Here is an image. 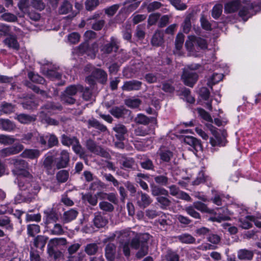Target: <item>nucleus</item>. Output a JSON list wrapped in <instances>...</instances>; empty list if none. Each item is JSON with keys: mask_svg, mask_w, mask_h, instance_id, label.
Returning a JSON list of instances; mask_svg holds the SVG:
<instances>
[{"mask_svg": "<svg viewBox=\"0 0 261 261\" xmlns=\"http://www.w3.org/2000/svg\"><path fill=\"white\" fill-rule=\"evenodd\" d=\"M85 42L79 45L77 48H74L73 54H83L86 53L91 58H94L98 51V45L96 43H93L91 47H89L87 41L94 39L96 37V33L92 31H86L84 35Z\"/></svg>", "mask_w": 261, "mask_h": 261, "instance_id": "1", "label": "nucleus"}, {"mask_svg": "<svg viewBox=\"0 0 261 261\" xmlns=\"http://www.w3.org/2000/svg\"><path fill=\"white\" fill-rule=\"evenodd\" d=\"M205 125L213 135V137L210 138L212 146L215 147L225 145L226 140L223 134L220 130H218L212 123H206Z\"/></svg>", "mask_w": 261, "mask_h": 261, "instance_id": "2", "label": "nucleus"}, {"mask_svg": "<svg viewBox=\"0 0 261 261\" xmlns=\"http://www.w3.org/2000/svg\"><path fill=\"white\" fill-rule=\"evenodd\" d=\"M198 65L195 66L191 65L188 66V69L184 70L182 75V79L185 85L192 87L196 82L198 79V75L194 70L198 69Z\"/></svg>", "mask_w": 261, "mask_h": 261, "instance_id": "3", "label": "nucleus"}, {"mask_svg": "<svg viewBox=\"0 0 261 261\" xmlns=\"http://www.w3.org/2000/svg\"><path fill=\"white\" fill-rule=\"evenodd\" d=\"M18 186L21 190H27L30 194L33 195H36L40 190V187L38 182L35 181L28 182L25 177L20 179Z\"/></svg>", "mask_w": 261, "mask_h": 261, "instance_id": "4", "label": "nucleus"}, {"mask_svg": "<svg viewBox=\"0 0 261 261\" xmlns=\"http://www.w3.org/2000/svg\"><path fill=\"white\" fill-rule=\"evenodd\" d=\"M135 232L131 231L129 229L121 230L119 232H117L116 234L113 236L112 237L105 239L103 242L106 243L109 240H113L114 239L115 236H117V237L119 238L120 242H129L130 239L135 236Z\"/></svg>", "mask_w": 261, "mask_h": 261, "instance_id": "5", "label": "nucleus"}, {"mask_svg": "<svg viewBox=\"0 0 261 261\" xmlns=\"http://www.w3.org/2000/svg\"><path fill=\"white\" fill-rule=\"evenodd\" d=\"M92 76L102 84L106 83L107 80V73L101 69H94L92 72V76H88L87 77L86 80L90 84H93L94 83Z\"/></svg>", "mask_w": 261, "mask_h": 261, "instance_id": "6", "label": "nucleus"}, {"mask_svg": "<svg viewBox=\"0 0 261 261\" xmlns=\"http://www.w3.org/2000/svg\"><path fill=\"white\" fill-rule=\"evenodd\" d=\"M24 148L21 144H17L14 146L6 147L0 150V156L5 158L11 155L18 153Z\"/></svg>", "mask_w": 261, "mask_h": 261, "instance_id": "7", "label": "nucleus"}, {"mask_svg": "<svg viewBox=\"0 0 261 261\" xmlns=\"http://www.w3.org/2000/svg\"><path fill=\"white\" fill-rule=\"evenodd\" d=\"M87 148L92 152L102 156L107 157L108 153L103 148L97 146L95 142L92 140H88L86 142Z\"/></svg>", "mask_w": 261, "mask_h": 261, "instance_id": "8", "label": "nucleus"}, {"mask_svg": "<svg viewBox=\"0 0 261 261\" xmlns=\"http://www.w3.org/2000/svg\"><path fill=\"white\" fill-rule=\"evenodd\" d=\"M119 255V252L116 251V246L114 244L109 243L106 245L105 256L108 261H114Z\"/></svg>", "mask_w": 261, "mask_h": 261, "instance_id": "9", "label": "nucleus"}, {"mask_svg": "<svg viewBox=\"0 0 261 261\" xmlns=\"http://www.w3.org/2000/svg\"><path fill=\"white\" fill-rule=\"evenodd\" d=\"M11 163L14 165L16 169L22 172L20 174H23L25 177L30 175L29 173L25 171V169L28 167V164L27 162L23 160L13 159L11 160Z\"/></svg>", "mask_w": 261, "mask_h": 261, "instance_id": "10", "label": "nucleus"}, {"mask_svg": "<svg viewBox=\"0 0 261 261\" xmlns=\"http://www.w3.org/2000/svg\"><path fill=\"white\" fill-rule=\"evenodd\" d=\"M137 203L140 207L145 208L151 202L149 196L142 192H138L136 197Z\"/></svg>", "mask_w": 261, "mask_h": 261, "instance_id": "11", "label": "nucleus"}, {"mask_svg": "<svg viewBox=\"0 0 261 261\" xmlns=\"http://www.w3.org/2000/svg\"><path fill=\"white\" fill-rule=\"evenodd\" d=\"M69 161V155L67 151L63 150L60 153V156L57 159L56 167L58 169L66 167Z\"/></svg>", "mask_w": 261, "mask_h": 261, "instance_id": "12", "label": "nucleus"}, {"mask_svg": "<svg viewBox=\"0 0 261 261\" xmlns=\"http://www.w3.org/2000/svg\"><path fill=\"white\" fill-rule=\"evenodd\" d=\"M141 85L142 82L138 81L132 80L126 81L124 83L122 87V89L123 91H126L139 90L140 89Z\"/></svg>", "mask_w": 261, "mask_h": 261, "instance_id": "13", "label": "nucleus"}, {"mask_svg": "<svg viewBox=\"0 0 261 261\" xmlns=\"http://www.w3.org/2000/svg\"><path fill=\"white\" fill-rule=\"evenodd\" d=\"M106 195V193L102 192H98L96 195H92L90 193H87L86 194H82V199L84 201H88L92 205H95L97 203V197L104 198Z\"/></svg>", "mask_w": 261, "mask_h": 261, "instance_id": "14", "label": "nucleus"}, {"mask_svg": "<svg viewBox=\"0 0 261 261\" xmlns=\"http://www.w3.org/2000/svg\"><path fill=\"white\" fill-rule=\"evenodd\" d=\"M67 241L64 238H54L49 240L47 244V249H58L66 244Z\"/></svg>", "mask_w": 261, "mask_h": 261, "instance_id": "15", "label": "nucleus"}, {"mask_svg": "<svg viewBox=\"0 0 261 261\" xmlns=\"http://www.w3.org/2000/svg\"><path fill=\"white\" fill-rule=\"evenodd\" d=\"M140 2L138 0H127L124 4L123 10L126 13H130L135 10L140 5Z\"/></svg>", "mask_w": 261, "mask_h": 261, "instance_id": "16", "label": "nucleus"}, {"mask_svg": "<svg viewBox=\"0 0 261 261\" xmlns=\"http://www.w3.org/2000/svg\"><path fill=\"white\" fill-rule=\"evenodd\" d=\"M118 41L117 39L114 37L111 38V42L103 46L101 50L106 54H110L113 49L115 51L117 50L118 48Z\"/></svg>", "mask_w": 261, "mask_h": 261, "instance_id": "17", "label": "nucleus"}, {"mask_svg": "<svg viewBox=\"0 0 261 261\" xmlns=\"http://www.w3.org/2000/svg\"><path fill=\"white\" fill-rule=\"evenodd\" d=\"M40 154V152L38 149H26L20 154L23 158H28L30 159H35L38 158Z\"/></svg>", "mask_w": 261, "mask_h": 261, "instance_id": "18", "label": "nucleus"}, {"mask_svg": "<svg viewBox=\"0 0 261 261\" xmlns=\"http://www.w3.org/2000/svg\"><path fill=\"white\" fill-rule=\"evenodd\" d=\"M240 6L239 0H233L227 3L225 5L224 11L225 13H231L238 10Z\"/></svg>", "mask_w": 261, "mask_h": 261, "instance_id": "19", "label": "nucleus"}, {"mask_svg": "<svg viewBox=\"0 0 261 261\" xmlns=\"http://www.w3.org/2000/svg\"><path fill=\"white\" fill-rule=\"evenodd\" d=\"M254 255L252 251L246 249H242L238 250L237 256L241 260H251Z\"/></svg>", "mask_w": 261, "mask_h": 261, "instance_id": "20", "label": "nucleus"}, {"mask_svg": "<svg viewBox=\"0 0 261 261\" xmlns=\"http://www.w3.org/2000/svg\"><path fill=\"white\" fill-rule=\"evenodd\" d=\"M164 42V34L161 31H156L154 34L152 39L151 43L152 45L159 46L162 45Z\"/></svg>", "mask_w": 261, "mask_h": 261, "instance_id": "21", "label": "nucleus"}, {"mask_svg": "<svg viewBox=\"0 0 261 261\" xmlns=\"http://www.w3.org/2000/svg\"><path fill=\"white\" fill-rule=\"evenodd\" d=\"M45 218L47 223L56 222L58 216L55 211L53 208H48L44 211Z\"/></svg>", "mask_w": 261, "mask_h": 261, "instance_id": "22", "label": "nucleus"}, {"mask_svg": "<svg viewBox=\"0 0 261 261\" xmlns=\"http://www.w3.org/2000/svg\"><path fill=\"white\" fill-rule=\"evenodd\" d=\"M5 44L9 48L14 49H18L19 47V43L15 36H10L4 40Z\"/></svg>", "mask_w": 261, "mask_h": 261, "instance_id": "23", "label": "nucleus"}, {"mask_svg": "<svg viewBox=\"0 0 261 261\" xmlns=\"http://www.w3.org/2000/svg\"><path fill=\"white\" fill-rule=\"evenodd\" d=\"M94 224L98 228L105 227L108 223V219L104 216L98 214L93 220Z\"/></svg>", "mask_w": 261, "mask_h": 261, "instance_id": "24", "label": "nucleus"}, {"mask_svg": "<svg viewBox=\"0 0 261 261\" xmlns=\"http://www.w3.org/2000/svg\"><path fill=\"white\" fill-rule=\"evenodd\" d=\"M77 214L78 212L73 209L65 212L62 217L64 222L68 223L74 220L77 217Z\"/></svg>", "mask_w": 261, "mask_h": 261, "instance_id": "25", "label": "nucleus"}, {"mask_svg": "<svg viewBox=\"0 0 261 261\" xmlns=\"http://www.w3.org/2000/svg\"><path fill=\"white\" fill-rule=\"evenodd\" d=\"M113 129L117 133L116 137L119 140H122L124 139V135L126 133L127 129L123 125L118 124L113 128Z\"/></svg>", "mask_w": 261, "mask_h": 261, "instance_id": "26", "label": "nucleus"}, {"mask_svg": "<svg viewBox=\"0 0 261 261\" xmlns=\"http://www.w3.org/2000/svg\"><path fill=\"white\" fill-rule=\"evenodd\" d=\"M176 238L182 243L193 244L195 242V239L191 234L184 233L178 236Z\"/></svg>", "mask_w": 261, "mask_h": 261, "instance_id": "27", "label": "nucleus"}, {"mask_svg": "<svg viewBox=\"0 0 261 261\" xmlns=\"http://www.w3.org/2000/svg\"><path fill=\"white\" fill-rule=\"evenodd\" d=\"M48 238L43 236H38L35 239L34 241V245L37 248L42 249L44 247Z\"/></svg>", "mask_w": 261, "mask_h": 261, "instance_id": "28", "label": "nucleus"}, {"mask_svg": "<svg viewBox=\"0 0 261 261\" xmlns=\"http://www.w3.org/2000/svg\"><path fill=\"white\" fill-rule=\"evenodd\" d=\"M252 216H247L245 218H240V226L244 229H248L252 226Z\"/></svg>", "mask_w": 261, "mask_h": 261, "instance_id": "29", "label": "nucleus"}, {"mask_svg": "<svg viewBox=\"0 0 261 261\" xmlns=\"http://www.w3.org/2000/svg\"><path fill=\"white\" fill-rule=\"evenodd\" d=\"M193 206L195 208L201 212H204L209 214H214V210L209 209L206 204L201 202H194Z\"/></svg>", "mask_w": 261, "mask_h": 261, "instance_id": "30", "label": "nucleus"}, {"mask_svg": "<svg viewBox=\"0 0 261 261\" xmlns=\"http://www.w3.org/2000/svg\"><path fill=\"white\" fill-rule=\"evenodd\" d=\"M196 37L190 36L188 38V40L186 41L185 45L187 49L191 52L193 51L196 47Z\"/></svg>", "mask_w": 261, "mask_h": 261, "instance_id": "31", "label": "nucleus"}, {"mask_svg": "<svg viewBox=\"0 0 261 261\" xmlns=\"http://www.w3.org/2000/svg\"><path fill=\"white\" fill-rule=\"evenodd\" d=\"M126 112V110L122 107H115L110 110L111 114L116 118L122 117Z\"/></svg>", "mask_w": 261, "mask_h": 261, "instance_id": "32", "label": "nucleus"}, {"mask_svg": "<svg viewBox=\"0 0 261 261\" xmlns=\"http://www.w3.org/2000/svg\"><path fill=\"white\" fill-rule=\"evenodd\" d=\"M184 142L193 147L194 148H196L200 147V143L198 140L191 136H186L184 138Z\"/></svg>", "mask_w": 261, "mask_h": 261, "instance_id": "33", "label": "nucleus"}, {"mask_svg": "<svg viewBox=\"0 0 261 261\" xmlns=\"http://www.w3.org/2000/svg\"><path fill=\"white\" fill-rule=\"evenodd\" d=\"M151 188L152 194L154 196L168 195V192L164 188L154 185L151 186Z\"/></svg>", "mask_w": 261, "mask_h": 261, "instance_id": "34", "label": "nucleus"}, {"mask_svg": "<svg viewBox=\"0 0 261 261\" xmlns=\"http://www.w3.org/2000/svg\"><path fill=\"white\" fill-rule=\"evenodd\" d=\"M88 127H93L95 128L98 129L102 132L105 131L107 128L106 127L101 124L97 120L94 118L89 119L88 121Z\"/></svg>", "mask_w": 261, "mask_h": 261, "instance_id": "35", "label": "nucleus"}, {"mask_svg": "<svg viewBox=\"0 0 261 261\" xmlns=\"http://www.w3.org/2000/svg\"><path fill=\"white\" fill-rule=\"evenodd\" d=\"M0 126L2 129H3L4 130L8 132L12 130L15 127V126L13 124V123L7 119L0 120Z\"/></svg>", "mask_w": 261, "mask_h": 261, "instance_id": "36", "label": "nucleus"}, {"mask_svg": "<svg viewBox=\"0 0 261 261\" xmlns=\"http://www.w3.org/2000/svg\"><path fill=\"white\" fill-rule=\"evenodd\" d=\"M69 177V173L67 170H62L56 174V178L58 182L63 183L66 182Z\"/></svg>", "mask_w": 261, "mask_h": 261, "instance_id": "37", "label": "nucleus"}, {"mask_svg": "<svg viewBox=\"0 0 261 261\" xmlns=\"http://www.w3.org/2000/svg\"><path fill=\"white\" fill-rule=\"evenodd\" d=\"M122 168L134 169L136 164L133 158H125L122 161Z\"/></svg>", "mask_w": 261, "mask_h": 261, "instance_id": "38", "label": "nucleus"}, {"mask_svg": "<svg viewBox=\"0 0 261 261\" xmlns=\"http://www.w3.org/2000/svg\"><path fill=\"white\" fill-rule=\"evenodd\" d=\"M98 250V246L96 243L87 244L85 247V252L89 255L95 254Z\"/></svg>", "mask_w": 261, "mask_h": 261, "instance_id": "39", "label": "nucleus"}, {"mask_svg": "<svg viewBox=\"0 0 261 261\" xmlns=\"http://www.w3.org/2000/svg\"><path fill=\"white\" fill-rule=\"evenodd\" d=\"M17 119L21 123H29L35 120V117L26 114H20L17 116Z\"/></svg>", "mask_w": 261, "mask_h": 261, "instance_id": "40", "label": "nucleus"}, {"mask_svg": "<svg viewBox=\"0 0 261 261\" xmlns=\"http://www.w3.org/2000/svg\"><path fill=\"white\" fill-rule=\"evenodd\" d=\"M216 216L214 217H211L208 218V220L212 222H221L222 221H226L229 220L227 213L225 215H221L220 213L219 214L215 213Z\"/></svg>", "mask_w": 261, "mask_h": 261, "instance_id": "41", "label": "nucleus"}, {"mask_svg": "<svg viewBox=\"0 0 261 261\" xmlns=\"http://www.w3.org/2000/svg\"><path fill=\"white\" fill-rule=\"evenodd\" d=\"M83 90V87L82 86H71L67 88L64 95L69 96L74 95L78 91Z\"/></svg>", "mask_w": 261, "mask_h": 261, "instance_id": "42", "label": "nucleus"}, {"mask_svg": "<svg viewBox=\"0 0 261 261\" xmlns=\"http://www.w3.org/2000/svg\"><path fill=\"white\" fill-rule=\"evenodd\" d=\"M249 5L248 6H243L240 9L239 11V15L240 16L242 17L244 19L246 16H248L250 15V11L253 9V6L252 4L249 5L248 4H247Z\"/></svg>", "mask_w": 261, "mask_h": 261, "instance_id": "43", "label": "nucleus"}, {"mask_svg": "<svg viewBox=\"0 0 261 261\" xmlns=\"http://www.w3.org/2000/svg\"><path fill=\"white\" fill-rule=\"evenodd\" d=\"M15 139L10 136L5 135H0V143L6 145L12 144Z\"/></svg>", "mask_w": 261, "mask_h": 261, "instance_id": "44", "label": "nucleus"}, {"mask_svg": "<svg viewBox=\"0 0 261 261\" xmlns=\"http://www.w3.org/2000/svg\"><path fill=\"white\" fill-rule=\"evenodd\" d=\"M28 234L31 236H34L40 232V226L37 224H31L27 227Z\"/></svg>", "mask_w": 261, "mask_h": 261, "instance_id": "45", "label": "nucleus"}, {"mask_svg": "<svg viewBox=\"0 0 261 261\" xmlns=\"http://www.w3.org/2000/svg\"><path fill=\"white\" fill-rule=\"evenodd\" d=\"M223 6L221 4H217L214 6L212 9V16L217 19L219 18L222 14Z\"/></svg>", "mask_w": 261, "mask_h": 261, "instance_id": "46", "label": "nucleus"}, {"mask_svg": "<svg viewBox=\"0 0 261 261\" xmlns=\"http://www.w3.org/2000/svg\"><path fill=\"white\" fill-rule=\"evenodd\" d=\"M44 108L46 109V111H44V113H53V111L56 110H61V107L60 105H56L52 102H48L45 106H44Z\"/></svg>", "mask_w": 261, "mask_h": 261, "instance_id": "47", "label": "nucleus"}, {"mask_svg": "<svg viewBox=\"0 0 261 261\" xmlns=\"http://www.w3.org/2000/svg\"><path fill=\"white\" fill-rule=\"evenodd\" d=\"M61 142L62 144L66 146L72 145L73 143L76 142V138L75 137H69L65 135L62 136Z\"/></svg>", "mask_w": 261, "mask_h": 261, "instance_id": "48", "label": "nucleus"}, {"mask_svg": "<svg viewBox=\"0 0 261 261\" xmlns=\"http://www.w3.org/2000/svg\"><path fill=\"white\" fill-rule=\"evenodd\" d=\"M99 4L98 0H86L85 2V7L87 10L92 11L95 9Z\"/></svg>", "mask_w": 261, "mask_h": 261, "instance_id": "49", "label": "nucleus"}, {"mask_svg": "<svg viewBox=\"0 0 261 261\" xmlns=\"http://www.w3.org/2000/svg\"><path fill=\"white\" fill-rule=\"evenodd\" d=\"M185 211L191 217L195 219H200V215L199 213L196 212L194 206H189L185 208Z\"/></svg>", "mask_w": 261, "mask_h": 261, "instance_id": "50", "label": "nucleus"}, {"mask_svg": "<svg viewBox=\"0 0 261 261\" xmlns=\"http://www.w3.org/2000/svg\"><path fill=\"white\" fill-rule=\"evenodd\" d=\"M3 20L13 22L17 20V17L14 14L11 13H5L1 16Z\"/></svg>", "mask_w": 261, "mask_h": 261, "instance_id": "51", "label": "nucleus"}, {"mask_svg": "<svg viewBox=\"0 0 261 261\" xmlns=\"http://www.w3.org/2000/svg\"><path fill=\"white\" fill-rule=\"evenodd\" d=\"M72 9V5L67 1L64 2L61 5L59 12L61 14H64L68 13Z\"/></svg>", "mask_w": 261, "mask_h": 261, "instance_id": "52", "label": "nucleus"}, {"mask_svg": "<svg viewBox=\"0 0 261 261\" xmlns=\"http://www.w3.org/2000/svg\"><path fill=\"white\" fill-rule=\"evenodd\" d=\"M29 78L33 82L43 84L44 82L43 78L38 74H36L33 72H29L28 74Z\"/></svg>", "mask_w": 261, "mask_h": 261, "instance_id": "53", "label": "nucleus"}, {"mask_svg": "<svg viewBox=\"0 0 261 261\" xmlns=\"http://www.w3.org/2000/svg\"><path fill=\"white\" fill-rule=\"evenodd\" d=\"M49 256L55 260L60 258L62 255V252L58 249H47Z\"/></svg>", "mask_w": 261, "mask_h": 261, "instance_id": "54", "label": "nucleus"}, {"mask_svg": "<svg viewBox=\"0 0 261 261\" xmlns=\"http://www.w3.org/2000/svg\"><path fill=\"white\" fill-rule=\"evenodd\" d=\"M154 179L155 182L160 185L166 186L168 182V178L165 175L156 176Z\"/></svg>", "mask_w": 261, "mask_h": 261, "instance_id": "55", "label": "nucleus"}, {"mask_svg": "<svg viewBox=\"0 0 261 261\" xmlns=\"http://www.w3.org/2000/svg\"><path fill=\"white\" fill-rule=\"evenodd\" d=\"M48 140V147H52L58 144V140L57 137L54 134H48L46 136Z\"/></svg>", "mask_w": 261, "mask_h": 261, "instance_id": "56", "label": "nucleus"}, {"mask_svg": "<svg viewBox=\"0 0 261 261\" xmlns=\"http://www.w3.org/2000/svg\"><path fill=\"white\" fill-rule=\"evenodd\" d=\"M140 100L138 98H130L125 100V104L132 108H136L140 105Z\"/></svg>", "mask_w": 261, "mask_h": 261, "instance_id": "57", "label": "nucleus"}, {"mask_svg": "<svg viewBox=\"0 0 261 261\" xmlns=\"http://www.w3.org/2000/svg\"><path fill=\"white\" fill-rule=\"evenodd\" d=\"M31 6L35 9L41 11L45 8V4L42 0H32Z\"/></svg>", "mask_w": 261, "mask_h": 261, "instance_id": "58", "label": "nucleus"}, {"mask_svg": "<svg viewBox=\"0 0 261 261\" xmlns=\"http://www.w3.org/2000/svg\"><path fill=\"white\" fill-rule=\"evenodd\" d=\"M80 37L79 33L73 32L68 35V40L71 44H76L79 42Z\"/></svg>", "mask_w": 261, "mask_h": 261, "instance_id": "59", "label": "nucleus"}, {"mask_svg": "<svg viewBox=\"0 0 261 261\" xmlns=\"http://www.w3.org/2000/svg\"><path fill=\"white\" fill-rule=\"evenodd\" d=\"M184 42V36L182 34H178L176 38L175 45L177 50H179L182 47Z\"/></svg>", "mask_w": 261, "mask_h": 261, "instance_id": "60", "label": "nucleus"}, {"mask_svg": "<svg viewBox=\"0 0 261 261\" xmlns=\"http://www.w3.org/2000/svg\"><path fill=\"white\" fill-rule=\"evenodd\" d=\"M208 176H205L203 171L199 172L197 178L193 181V185H198L207 180Z\"/></svg>", "mask_w": 261, "mask_h": 261, "instance_id": "61", "label": "nucleus"}, {"mask_svg": "<svg viewBox=\"0 0 261 261\" xmlns=\"http://www.w3.org/2000/svg\"><path fill=\"white\" fill-rule=\"evenodd\" d=\"M45 75L47 77L52 80L59 79L61 77V74L53 70H47Z\"/></svg>", "mask_w": 261, "mask_h": 261, "instance_id": "62", "label": "nucleus"}, {"mask_svg": "<svg viewBox=\"0 0 261 261\" xmlns=\"http://www.w3.org/2000/svg\"><path fill=\"white\" fill-rule=\"evenodd\" d=\"M99 206L101 210L106 212H112L114 210L113 205L107 201H102L100 202Z\"/></svg>", "mask_w": 261, "mask_h": 261, "instance_id": "63", "label": "nucleus"}, {"mask_svg": "<svg viewBox=\"0 0 261 261\" xmlns=\"http://www.w3.org/2000/svg\"><path fill=\"white\" fill-rule=\"evenodd\" d=\"M166 259L167 261H179V256L176 252L169 250L166 255Z\"/></svg>", "mask_w": 261, "mask_h": 261, "instance_id": "64", "label": "nucleus"}]
</instances>
